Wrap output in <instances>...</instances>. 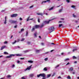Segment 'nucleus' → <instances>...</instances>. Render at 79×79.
I'll return each instance as SVG.
<instances>
[{
	"label": "nucleus",
	"mask_w": 79,
	"mask_h": 79,
	"mask_svg": "<svg viewBox=\"0 0 79 79\" xmlns=\"http://www.w3.org/2000/svg\"><path fill=\"white\" fill-rule=\"evenodd\" d=\"M40 76H41L43 77L42 79H46V78L45 77V74L44 73H40L37 76V77H39Z\"/></svg>",
	"instance_id": "nucleus-1"
},
{
	"label": "nucleus",
	"mask_w": 79,
	"mask_h": 79,
	"mask_svg": "<svg viewBox=\"0 0 79 79\" xmlns=\"http://www.w3.org/2000/svg\"><path fill=\"white\" fill-rule=\"evenodd\" d=\"M9 22L10 23H11V24H17V23H18L17 21H15L12 20H9Z\"/></svg>",
	"instance_id": "nucleus-2"
},
{
	"label": "nucleus",
	"mask_w": 79,
	"mask_h": 79,
	"mask_svg": "<svg viewBox=\"0 0 79 79\" xmlns=\"http://www.w3.org/2000/svg\"><path fill=\"white\" fill-rule=\"evenodd\" d=\"M50 21H52V19H50L48 21H44L43 22V24H48Z\"/></svg>",
	"instance_id": "nucleus-3"
},
{
	"label": "nucleus",
	"mask_w": 79,
	"mask_h": 79,
	"mask_svg": "<svg viewBox=\"0 0 79 79\" xmlns=\"http://www.w3.org/2000/svg\"><path fill=\"white\" fill-rule=\"evenodd\" d=\"M12 56H15V55L14 54H10L9 56H7L6 57V58H11Z\"/></svg>",
	"instance_id": "nucleus-4"
},
{
	"label": "nucleus",
	"mask_w": 79,
	"mask_h": 79,
	"mask_svg": "<svg viewBox=\"0 0 79 79\" xmlns=\"http://www.w3.org/2000/svg\"><path fill=\"white\" fill-rule=\"evenodd\" d=\"M17 16H18V14H13L11 15V18H13L14 17H16Z\"/></svg>",
	"instance_id": "nucleus-5"
},
{
	"label": "nucleus",
	"mask_w": 79,
	"mask_h": 79,
	"mask_svg": "<svg viewBox=\"0 0 79 79\" xmlns=\"http://www.w3.org/2000/svg\"><path fill=\"white\" fill-rule=\"evenodd\" d=\"M34 27L36 29H39V27H40V25H36L35 26H34Z\"/></svg>",
	"instance_id": "nucleus-6"
},
{
	"label": "nucleus",
	"mask_w": 79,
	"mask_h": 79,
	"mask_svg": "<svg viewBox=\"0 0 79 79\" xmlns=\"http://www.w3.org/2000/svg\"><path fill=\"white\" fill-rule=\"evenodd\" d=\"M46 2H48V3H50V0H47L45 1H43L41 3L42 4L43 3H46Z\"/></svg>",
	"instance_id": "nucleus-7"
},
{
	"label": "nucleus",
	"mask_w": 79,
	"mask_h": 79,
	"mask_svg": "<svg viewBox=\"0 0 79 79\" xmlns=\"http://www.w3.org/2000/svg\"><path fill=\"white\" fill-rule=\"evenodd\" d=\"M55 29V27H50L48 28L49 31H52V30H53V29Z\"/></svg>",
	"instance_id": "nucleus-8"
},
{
	"label": "nucleus",
	"mask_w": 79,
	"mask_h": 79,
	"mask_svg": "<svg viewBox=\"0 0 79 79\" xmlns=\"http://www.w3.org/2000/svg\"><path fill=\"white\" fill-rule=\"evenodd\" d=\"M35 28L34 26V27H33L32 29H31V32H33V31H35Z\"/></svg>",
	"instance_id": "nucleus-9"
},
{
	"label": "nucleus",
	"mask_w": 79,
	"mask_h": 79,
	"mask_svg": "<svg viewBox=\"0 0 79 79\" xmlns=\"http://www.w3.org/2000/svg\"><path fill=\"white\" fill-rule=\"evenodd\" d=\"M6 47V46H3L1 47V50H3V49H4V48H5Z\"/></svg>",
	"instance_id": "nucleus-10"
},
{
	"label": "nucleus",
	"mask_w": 79,
	"mask_h": 79,
	"mask_svg": "<svg viewBox=\"0 0 79 79\" xmlns=\"http://www.w3.org/2000/svg\"><path fill=\"white\" fill-rule=\"evenodd\" d=\"M4 24H6V16L5 17V21L4 22Z\"/></svg>",
	"instance_id": "nucleus-11"
},
{
	"label": "nucleus",
	"mask_w": 79,
	"mask_h": 79,
	"mask_svg": "<svg viewBox=\"0 0 79 79\" xmlns=\"http://www.w3.org/2000/svg\"><path fill=\"white\" fill-rule=\"evenodd\" d=\"M37 15H41V16H42V15H43V14H42V13H37Z\"/></svg>",
	"instance_id": "nucleus-12"
},
{
	"label": "nucleus",
	"mask_w": 79,
	"mask_h": 79,
	"mask_svg": "<svg viewBox=\"0 0 79 79\" xmlns=\"http://www.w3.org/2000/svg\"><path fill=\"white\" fill-rule=\"evenodd\" d=\"M69 71H72L73 70V67H71L69 68Z\"/></svg>",
	"instance_id": "nucleus-13"
},
{
	"label": "nucleus",
	"mask_w": 79,
	"mask_h": 79,
	"mask_svg": "<svg viewBox=\"0 0 79 79\" xmlns=\"http://www.w3.org/2000/svg\"><path fill=\"white\" fill-rule=\"evenodd\" d=\"M28 62L30 63H33V61L32 60H28Z\"/></svg>",
	"instance_id": "nucleus-14"
},
{
	"label": "nucleus",
	"mask_w": 79,
	"mask_h": 79,
	"mask_svg": "<svg viewBox=\"0 0 79 79\" xmlns=\"http://www.w3.org/2000/svg\"><path fill=\"white\" fill-rule=\"evenodd\" d=\"M51 76V75H50V74L47 75V78H48V77H50Z\"/></svg>",
	"instance_id": "nucleus-15"
},
{
	"label": "nucleus",
	"mask_w": 79,
	"mask_h": 79,
	"mask_svg": "<svg viewBox=\"0 0 79 79\" xmlns=\"http://www.w3.org/2000/svg\"><path fill=\"white\" fill-rule=\"evenodd\" d=\"M29 76L30 77H32L34 76V75L33 74H31L29 75Z\"/></svg>",
	"instance_id": "nucleus-16"
},
{
	"label": "nucleus",
	"mask_w": 79,
	"mask_h": 79,
	"mask_svg": "<svg viewBox=\"0 0 79 79\" xmlns=\"http://www.w3.org/2000/svg\"><path fill=\"white\" fill-rule=\"evenodd\" d=\"M77 50V48L74 49L73 50V52H74L75 51H76Z\"/></svg>",
	"instance_id": "nucleus-17"
},
{
	"label": "nucleus",
	"mask_w": 79,
	"mask_h": 79,
	"mask_svg": "<svg viewBox=\"0 0 79 79\" xmlns=\"http://www.w3.org/2000/svg\"><path fill=\"white\" fill-rule=\"evenodd\" d=\"M11 77V76L9 75L7 76V78H10V77Z\"/></svg>",
	"instance_id": "nucleus-18"
},
{
	"label": "nucleus",
	"mask_w": 79,
	"mask_h": 79,
	"mask_svg": "<svg viewBox=\"0 0 79 79\" xmlns=\"http://www.w3.org/2000/svg\"><path fill=\"white\" fill-rule=\"evenodd\" d=\"M44 71H47V68L46 67H45L44 69H43Z\"/></svg>",
	"instance_id": "nucleus-19"
},
{
	"label": "nucleus",
	"mask_w": 79,
	"mask_h": 79,
	"mask_svg": "<svg viewBox=\"0 0 79 79\" xmlns=\"http://www.w3.org/2000/svg\"><path fill=\"white\" fill-rule=\"evenodd\" d=\"M61 8H62V9L59 10V13H60V12H61V11H62V10H63V7H61Z\"/></svg>",
	"instance_id": "nucleus-20"
},
{
	"label": "nucleus",
	"mask_w": 79,
	"mask_h": 79,
	"mask_svg": "<svg viewBox=\"0 0 79 79\" xmlns=\"http://www.w3.org/2000/svg\"><path fill=\"white\" fill-rule=\"evenodd\" d=\"M4 55H8V52H4Z\"/></svg>",
	"instance_id": "nucleus-21"
},
{
	"label": "nucleus",
	"mask_w": 79,
	"mask_h": 79,
	"mask_svg": "<svg viewBox=\"0 0 79 79\" xmlns=\"http://www.w3.org/2000/svg\"><path fill=\"white\" fill-rule=\"evenodd\" d=\"M44 26V24L43 23L41 25V26H40V27L41 28H42V27H43V26Z\"/></svg>",
	"instance_id": "nucleus-22"
},
{
	"label": "nucleus",
	"mask_w": 79,
	"mask_h": 79,
	"mask_svg": "<svg viewBox=\"0 0 79 79\" xmlns=\"http://www.w3.org/2000/svg\"><path fill=\"white\" fill-rule=\"evenodd\" d=\"M53 7H52L51 8H50L49 9V11H51V10H53Z\"/></svg>",
	"instance_id": "nucleus-23"
},
{
	"label": "nucleus",
	"mask_w": 79,
	"mask_h": 79,
	"mask_svg": "<svg viewBox=\"0 0 79 79\" xmlns=\"http://www.w3.org/2000/svg\"><path fill=\"white\" fill-rule=\"evenodd\" d=\"M30 69V68H29V67H28V68H27V69H26L25 70V71H26V70H27V69H28V70H29V69Z\"/></svg>",
	"instance_id": "nucleus-24"
},
{
	"label": "nucleus",
	"mask_w": 79,
	"mask_h": 79,
	"mask_svg": "<svg viewBox=\"0 0 79 79\" xmlns=\"http://www.w3.org/2000/svg\"><path fill=\"white\" fill-rule=\"evenodd\" d=\"M68 60H69V58L66 59L64 60L65 61H68Z\"/></svg>",
	"instance_id": "nucleus-25"
},
{
	"label": "nucleus",
	"mask_w": 79,
	"mask_h": 79,
	"mask_svg": "<svg viewBox=\"0 0 79 79\" xmlns=\"http://www.w3.org/2000/svg\"><path fill=\"white\" fill-rule=\"evenodd\" d=\"M67 79H71V77H70V76H68L67 77Z\"/></svg>",
	"instance_id": "nucleus-26"
},
{
	"label": "nucleus",
	"mask_w": 79,
	"mask_h": 79,
	"mask_svg": "<svg viewBox=\"0 0 79 79\" xmlns=\"http://www.w3.org/2000/svg\"><path fill=\"white\" fill-rule=\"evenodd\" d=\"M73 59H77V57H76L75 56H73Z\"/></svg>",
	"instance_id": "nucleus-27"
},
{
	"label": "nucleus",
	"mask_w": 79,
	"mask_h": 79,
	"mask_svg": "<svg viewBox=\"0 0 79 79\" xmlns=\"http://www.w3.org/2000/svg\"><path fill=\"white\" fill-rule=\"evenodd\" d=\"M39 52H40V51L39 50H36V53H39Z\"/></svg>",
	"instance_id": "nucleus-28"
},
{
	"label": "nucleus",
	"mask_w": 79,
	"mask_h": 79,
	"mask_svg": "<svg viewBox=\"0 0 79 79\" xmlns=\"http://www.w3.org/2000/svg\"><path fill=\"white\" fill-rule=\"evenodd\" d=\"M63 26V24H59V27H60L61 26Z\"/></svg>",
	"instance_id": "nucleus-29"
},
{
	"label": "nucleus",
	"mask_w": 79,
	"mask_h": 79,
	"mask_svg": "<svg viewBox=\"0 0 79 79\" xmlns=\"http://www.w3.org/2000/svg\"><path fill=\"white\" fill-rule=\"evenodd\" d=\"M27 44L28 45H30L31 44V42L28 41L27 42Z\"/></svg>",
	"instance_id": "nucleus-30"
},
{
	"label": "nucleus",
	"mask_w": 79,
	"mask_h": 79,
	"mask_svg": "<svg viewBox=\"0 0 79 79\" xmlns=\"http://www.w3.org/2000/svg\"><path fill=\"white\" fill-rule=\"evenodd\" d=\"M26 36H27V35H28V32L26 31Z\"/></svg>",
	"instance_id": "nucleus-31"
},
{
	"label": "nucleus",
	"mask_w": 79,
	"mask_h": 79,
	"mask_svg": "<svg viewBox=\"0 0 79 79\" xmlns=\"http://www.w3.org/2000/svg\"><path fill=\"white\" fill-rule=\"evenodd\" d=\"M33 6H34L33 5L30 6L29 7V8H30L31 9V8H33Z\"/></svg>",
	"instance_id": "nucleus-32"
},
{
	"label": "nucleus",
	"mask_w": 79,
	"mask_h": 79,
	"mask_svg": "<svg viewBox=\"0 0 79 79\" xmlns=\"http://www.w3.org/2000/svg\"><path fill=\"white\" fill-rule=\"evenodd\" d=\"M34 35L35 37H37V33H34Z\"/></svg>",
	"instance_id": "nucleus-33"
},
{
	"label": "nucleus",
	"mask_w": 79,
	"mask_h": 79,
	"mask_svg": "<svg viewBox=\"0 0 79 79\" xmlns=\"http://www.w3.org/2000/svg\"><path fill=\"white\" fill-rule=\"evenodd\" d=\"M71 7L72 8H75V6L74 5H72V6H71Z\"/></svg>",
	"instance_id": "nucleus-34"
},
{
	"label": "nucleus",
	"mask_w": 79,
	"mask_h": 79,
	"mask_svg": "<svg viewBox=\"0 0 79 79\" xmlns=\"http://www.w3.org/2000/svg\"><path fill=\"white\" fill-rule=\"evenodd\" d=\"M16 40H15L14 42H13V43H12L13 45L15 44L16 43Z\"/></svg>",
	"instance_id": "nucleus-35"
},
{
	"label": "nucleus",
	"mask_w": 79,
	"mask_h": 79,
	"mask_svg": "<svg viewBox=\"0 0 79 79\" xmlns=\"http://www.w3.org/2000/svg\"><path fill=\"white\" fill-rule=\"evenodd\" d=\"M44 60L45 61H47V60H48V58H45L44 59Z\"/></svg>",
	"instance_id": "nucleus-36"
},
{
	"label": "nucleus",
	"mask_w": 79,
	"mask_h": 79,
	"mask_svg": "<svg viewBox=\"0 0 79 79\" xmlns=\"http://www.w3.org/2000/svg\"><path fill=\"white\" fill-rule=\"evenodd\" d=\"M24 30V29L22 28V29H21V30L20 31H21V32H23V31Z\"/></svg>",
	"instance_id": "nucleus-37"
},
{
	"label": "nucleus",
	"mask_w": 79,
	"mask_h": 79,
	"mask_svg": "<svg viewBox=\"0 0 79 79\" xmlns=\"http://www.w3.org/2000/svg\"><path fill=\"white\" fill-rule=\"evenodd\" d=\"M4 43L6 44H8V42L7 41H5L4 42Z\"/></svg>",
	"instance_id": "nucleus-38"
},
{
	"label": "nucleus",
	"mask_w": 79,
	"mask_h": 79,
	"mask_svg": "<svg viewBox=\"0 0 79 79\" xmlns=\"http://www.w3.org/2000/svg\"><path fill=\"white\" fill-rule=\"evenodd\" d=\"M59 65H58L57 66H56L55 67V68H58V67H59Z\"/></svg>",
	"instance_id": "nucleus-39"
},
{
	"label": "nucleus",
	"mask_w": 79,
	"mask_h": 79,
	"mask_svg": "<svg viewBox=\"0 0 79 79\" xmlns=\"http://www.w3.org/2000/svg\"><path fill=\"white\" fill-rule=\"evenodd\" d=\"M38 23H40V19H38Z\"/></svg>",
	"instance_id": "nucleus-40"
},
{
	"label": "nucleus",
	"mask_w": 79,
	"mask_h": 79,
	"mask_svg": "<svg viewBox=\"0 0 79 79\" xmlns=\"http://www.w3.org/2000/svg\"><path fill=\"white\" fill-rule=\"evenodd\" d=\"M17 25H15V26L14 27V28H16V27H17Z\"/></svg>",
	"instance_id": "nucleus-41"
},
{
	"label": "nucleus",
	"mask_w": 79,
	"mask_h": 79,
	"mask_svg": "<svg viewBox=\"0 0 79 79\" xmlns=\"http://www.w3.org/2000/svg\"><path fill=\"white\" fill-rule=\"evenodd\" d=\"M15 64H13L12 65V68H14V67H15Z\"/></svg>",
	"instance_id": "nucleus-42"
},
{
	"label": "nucleus",
	"mask_w": 79,
	"mask_h": 79,
	"mask_svg": "<svg viewBox=\"0 0 79 79\" xmlns=\"http://www.w3.org/2000/svg\"><path fill=\"white\" fill-rule=\"evenodd\" d=\"M19 20H20V21H22L23 20V19H22V18L20 17V18Z\"/></svg>",
	"instance_id": "nucleus-43"
},
{
	"label": "nucleus",
	"mask_w": 79,
	"mask_h": 79,
	"mask_svg": "<svg viewBox=\"0 0 79 79\" xmlns=\"http://www.w3.org/2000/svg\"><path fill=\"white\" fill-rule=\"evenodd\" d=\"M66 2H68V3H69V0H66Z\"/></svg>",
	"instance_id": "nucleus-44"
},
{
	"label": "nucleus",
	"mask_w": 79,
	"mask_h": 79,
	"mask_svg": "<svg viewBox=\"0 0 79 79\" xmlns=\"http://www.w3.org/2000/svg\"><path fill=\"white\" fill-rule=\"evenodd\" d=\"M41 44L42 45H44V43H41Z\"/></svg>",
	"instance_id": "nucleus-45"
},
{
	"label": "nucleus",
	"mask_w": 79,
	"mask_h": 79,
	"mask_svg": "<svg viewBox=\"0 0 79 79\" xmlns=\"http://www.w3.org/2000/svg\"><path fill=\"white\" fill-rule=\"evenodd\" d=\"M21 79H26L25 78H24V77H22V78H21Z\"/></svg>",
	"instance_id": "nucleus-46"
},
{
	"label": "nucleus",
	"mask_w": 79,
	"mask_h": 79,
	"mask_svg": "<svg viewBox=\"0 0 79 79\" xmlns=\"http://www.w3.org/2000/svg\"><path fill=\"white\" fill-rule=\"evenodd\" d=\"M29 52V50H26V51H25V52Z\"/></svg>",
	"instance_id": "nucleus-47"
},
{
	"label": "nucleus",
	"mask_w": 79,
	"mask_h": 79,
	"mask_svg": "<svg viewBox=\"0 0 79 79\" xmlns=\"http://www.w3.org/2000/svg\"><path fill=\"white\" fill-rule=\"evenodd\" d=\"M22 55H19V54H17L16 56H22Z\"/></svg>",
	"instance_id": "nucleus-48"
},
{
	"label": "nucleus",
	"mask_w": 79,
	"mask_h": 79,
	"mask_svg": "<svg viewBox=\"0 0 79 79\" xmlns=\"http://www.w3.org/2000/svg\"><path fill=\"white\" fill-rule=\"evenodd\" d=\"M24 39L23 38L22 39V40H21V41H24Z\"/></svg>",
	"instance_id": "nucleus-49"
},
{
	"label": "nucleus",
	"mask_w": 79,
	"mask_h": 79,
	"mask_svg": "<svg viewBox=\"0 0 79 79\" xmlns=\"http://www.w3.org/2000/svg\"><path fill=\"white\" fill-rule=\"evenodd\" d=\"M48 53H49V52H45L44 53V54H47Z\"/></svg>",
	"instance_id": "nucleus-50"
},
{
	"label": "nucleus",
	"mask_w": 79,
	"mask_h": 79,
	"mask_svg": "<svg viewBox=\"0 0 79 79\" xmlns=\"http://www.w3.org/2000/svg\"><path fill=\"white\" fill-rule=\"evenodd\" d=\"M70 64V63H69V62H68L66 64V65H68V64Z\"/></svg>",
	"instance_id": "nucleus-51"
},
{
	"label": "nucleus",
	"mask_w": 79,
	"mask_h": 79,
	"mask_svg": "<svg viewBox=\"0 0 79 79\" xmlns=\"http://www.w3.org/2000/svg\"><path fill=\"white\" fill-rule=\"evenodd\" d=\"M73 16L74 18H76V15H75L74 14H73Z\"/></svg>",
	"instance_id": "nucleus-52"
},
{
	"label": "nucleus",
	"mask_w": 79,
	"mask_h": 79,
	"mask_svg": "<svg viewBox=\"0 0 79 79\" xmlns=\"http://www.w3.org/2000/svg\"><path fill=\"white\" fill-rule=\"evenodd\" d=\"M17 42H19V39H18L17 41Z\"/></svg>",
	"instance_id": "nucleus-53"
},
{
	"label": "nucleus",
	"mask_w": 79,
	"mask_h": 79,
	"mask_svg": "<svg viewBox=\"0 0 79 79\" xmlns=\"http://www.w3.org/2000/svg\"><path fill=\"white\" fill-rule=\"evenodd\" d=\"M55 73H54V74H53L52 75V76H55Z\"/></svg>",
	"instance_id": "nucleus-54"
},
{
	"label": "nucleus",
	"mask_w": 79,
	"mask_h": 79,
	"mask_svg": "<svg viewBox=\"0 0 79 79\" xmlns=\"http://www.w3.org/2000/svg\"><path fill=\"white\" fill-rule=\"evenodd\" d=\"M51 44H52L53 45H56V44H55L53 43H51Z\"/></svg>",
	"instance_id": "nucleus-55"
},
{
	"label": "nucleus",
	"mask_w": 79,
	"mask_h": 79,
	"mask_svg": "<svg viewBox=\"0 0 79 79\" xmlns=\"http://www.w3.org/2000/svg\"><path fill=\"white\" fill-rule=\"evenodd\" d=\"M60 19H61V20H64V18H61Z\"/></svg>",
	"instance_id": "nucleus-56"
},
{
	"label": "nucleus",
	"mask_w": 79,
	"mask_h": 79,
	"mask_svg": "<svg viewBox=\"0 0 79 79\" xmlns=\"http://www.w3.org/2000/svg\"><path fill=\"white\" fill-rule=\"evenodd\" d=\"M24 58H20V60H24Z\"/></svg>",
	"instance_id": "nucleus-57"
},
{
	"label": "nucleus",
	"mask_w": 79,
	"mask_h": 79,
	"mask_svg": "<svg viewBox=\"0 0 79 79\" xmlns=\"http://www.w3.org/2000/svg\"><path fill=\"white\" fill-rule=\"evenodd\" d=\"M59 78H61V76H60L58 77V79H59Z\"/></svg>",
	"instance_id": "nucleus-58"
},
{
	"label": "nucleus",
	"mask_w": 79,
	"mask_h": 79,
	"mask_svg": "<svg viewBox=\"0 0 79 79\" xmlns=\"http://www.w3.org/2000/svg\"><path fill=\"white\" fill-rule=\"evenodd\" d=\"M5 11V10H3L1 11V12H4Z\"/></svg>",
	"instance_id": "nucleus-59"
},
{
	"label": "nucleus",
	"mask_w": 79,
	"mask_h": 79,
	"mask_svg": "<svg viewBox=\"0 0 79 79\" xmlns=\"http://www.w3.org/2000/svg\"><path fill=\"white\" fill-rule=\"evenodd\" d=\"M20 62V61L19 60H18V61H17V63H19V62Z\"/></svg>",
	"instance_id": "nucleus-60"
},
{
	"label": "nucleus",
	"mask_w": 79,
	"mask_h": 79,
	"mask_svg": "<svg viewBox=\"0 0 79 79\" xmlns=\"http://www.w3.org/2000/svg\"><path fill=\"white\" fill-rule=\"evenodd\" d=\"M54 31V30H52L51 31H50L49 32V33H51V32H53V31Z\"/></svg>",
	"instance_id": "nucleus-61"
},
{
	"label": "nucleus",
	"mask_w": 79,
	"mask_h": 79,
	"mask_svg": "<svg viewBox=\"0 0 79 79\" xmlns=\"http://www.w3.org/2000/svg\"><path fill=\"white\" fill-rule=\"evenodd\" d=\"M53 51H54V50H52L50 51L51 52H52Z\"/></svg>",
	"instance_id": "nucleus-62"
},
{
	"label": "nucleus",
	"mask_w": 79,
	"mask_h": 79,
	"mask_svg": "<svg viewBox=\"0 0 79 79\" xmlns=\"http://www.w3.org/2000/svg\"><path fill=\"white\" fill-rule=\"evenodd\" d=\"M74 63L76 64V63H77V61H75L74 62Z\"/></svg>",
	"instance_id": "nucleus-63"
},
{
	"label": "nucleus",
	"mask_w": 79,
	"mask_h": 79,
	"mask_svg": "<svg viewBox=\"0 0 79 79\" xmlns=\"http://www.w3.org/2000/svg\"><path fill=\"white\" fill-rule=\"evenodd\" d=\"M0 79H4V78H1Z\"/></svg>",
	"instance_id": "nucleus-64"
}]
</instances>
